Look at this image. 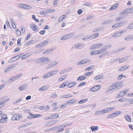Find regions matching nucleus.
<instances>
[{"mask_svg":"<svg viewBox=\"0 0 133 133\" xmlns=\"http://www.w3.org/2000/svg\"><path fill=\"white\" fill-rule=\"evenodd\" d=\"M95 67V66L94 65L90 66L87 68H86L85 69V70L86 71L89 70H90L93 69Z\"/></svg>","mask_w":133,"mask_h":133,"instance_id":"nucleus-19","label":"nucleus"},{"mask_svg":"<svg viewBox=\"0 0 133 133\" xmlns=\"http://www.w3.org/2000/svg\"><path fill=\"white\" fill-rule=\"evenodd\" d=\"M67 75H63L61 77V78H62V80H64L67 77Z\"/></svg>","mask_w":133,"mask_h":133,"instance_id":"nucleus-58","label":"nucleus"},{"mask_svg":"<svg viewBox=\"0 0 133 133\" xmlns=\"http://www.w3.org/2000/svg\"><path fill=\"white\" fill-rule=\"evenodd\" d=\"M118 5L119 3H118L115 4L114 5L111 6L110 8V10H112L116 9L118 6Z\"/></svg>","mask_w":133,"mask_h":133,"instance_id":"nucleus-7","label":"nucleus"},{"mask_svg":"<svg viewBox=\"0 0 133 133\" xmlns=\"http://www.w3.org/2000/svg\"><path fill=\"white\" fill-rule=\"evenodd\" d=\"M19 6H19L20 7L24 9L25 6V4H19Z\"/></svg>","mask_w":133,"mask_h":133,"instance_id":"nucleus-43","label":"nucleus"},{"mask_svg":"<svg viewBox=\"0 0 133 133\" xmlns=\"http://www.w3.org/2000/svg\"><path fill=\"white\" fill-rule=\"evenodd\" d=\"M16 114L17 116V120H19L20 119V118H22V117L21 115L18 114Z\"/></svg>","mask_w":133,"mask_h":133,"instance_id":"nucleus-38","label":"nucleus"},{"mask_svg":"<svg viewBox=\"0 0 133 133\" xmlns=\"http://www.w3.org/2000/svg\"><path fill=\"white\" fill-rule=\"evenodd\" d=\"M30 28L33 31L36 32H38V28L37 25L34 24H33L30 26Z\"/></svg>","mask_w":133,"mask_h":133,"instance_id":"nucleus-3","label":"nucleus"},{"mask_svg":"<svg viewBox=\"0 0 133 133\" xmlns=\"http://www.w3.org/2000/svg\"><path fill=\"white\" fill-rule=\"evenodd\" d=\"M53 49L52 48H51L50 50H45L43 53V54H48L50 53V51H53Z\"/></svg>","mask_w":133,"mask_h":133,"instance_id":"nucleus-20","label":"nucleus"},{"mask_svg":"<svg viewBox=\"0 0 133 133\" xmlns=\"http://www.w3.org/2000/svg\"><path fill=\"white\" fill-rule=\"evenodd\" d=\"M16 33L17 35L18 36H20L21 35V32L18 29H17L16 30Z\"/></svg>","mask_w":133,"mask_h":133,"instance_id":"nucleus-47","label":"nucleus"},{"mask_svg":"<svg viewBox=\"0 0 133 133\" xmlns=\"http://www.w3.org/2000/svg\"><path fill=\"white\" fill-rule=\"evenodd\" d=\"M57 95L56 94H53L50 97H57Z\"/></svg>","mask_w":133,"mask_h":133,"instance_id":"nucleus-63","label":"nucleus"},{"mask_svg":"<svg viewBox=\"0 0 133 133\" xmlns=\"http://www.w3.org/2000/svg\"><path fill=\"white\" fill-rule=\"evenodd\" d=\"M103 111L104 112V113L105 112H109V110L108 109V108H106L104 110H103Z\"/></svg>","mask_w":133,"mask_h":133,"instance_id":"nucleus-55","label":"nucleus"},{"mask_svg":"<svg viewBox=\"0 0 133 133\" xmlns=\"http://www.w3.org/2000/svg\"><path fill=\"white\" fill-rule=\"evenodd\" d=\"M103 45L102 44H96L92 46L91 47V49H94L95 48H97L102 46Z\"/></svg>","mask_w":133,"mask_h":133,"instance_id":"nucleus-4","label":"nucleus"},{"mask_svg":"<svg viewBox=\"0 0 133 133\" xmlns=\"http://www.w3.org/2000/svg\"><path fill=\"white\" fill-rule=\"evenodd\" d=\"M76 83L75 82H72L70 83L68 85H67L68 86H69V88H70L73 87L76 84Z\"/></svg>","mask_w":133,"mask_h":133,"instance_id":"nucleus-12","label":"nucleus"},{"mask_svg":"<svg viewBox=\"0 0 133 133\" xmlns=\"http://www.w3.org/2000/svg\"><path fill=\"white\" fill-rule=\"evenodd\" d=\"M5 104V103L3 102V101H2L0 102V108H2L4 106Z\"/></svg>","mask_w":133,"mask_h":133,"instance_id":"nucleus-54","label":"nucleus"},{"mask_svg":"<svg viewBox=\"0 0 133 133\" xmlns=\"http://www.w3.org/2000/svg\"><path fill=\"white\" fill-rule=\"evenodd\" d=\"M90 128L92 131H96L98 129V127L97 126H92L90 127Z\"/></svg>","mask_w":133,"mask_h":133,"instance_id":"nucleus-10","label":"nucleus"},{"mask_svg":"<svg viewBox=\"0 0 133 133\" xmlns=\"http://www.w3.org/2000/svg\"><path fill=\"white\" fill-rule=\"evenodd\" d=\"M72 95H64L63 96V97L65 98H67L68 97H72Z\"/></svg>","mask_w":133,"mask_h":133,"instance_id":"nucleus-51","label":"nucleus"},{"mask_svg":"<svg viewBox=\"0 0 133 133\" xmlns=\"http://www.w3.org/2000/svg\"><path fill=\"white\" fill-rule=\"evenodd\" d=\"M46 87L45 86H44L43 87L39 88V90L43 91L46 90Z\"/></svg>","mask_w":133,"mask_h":133,"instance_id":"nucleus-32","label":"nucleus"},{"mask_svg":"<svg viewBox=\"0 0 133 133\" xmlns=\"http://www.w3.org/2000/svg\"><path fill=\"white\" fill-rule=\"evenodd\" d=\"M133 28V23L131 24L127 27V29H129Z\"/></svg>","mask_w":133,"mask_h":133,"instance_id":"nucleus-37","label":"nucleus"},{"mask_svg":"<svg viewBox=\"0 0 133 133\" xmlns=\"http://www.w3.org/2000/svg\"><path fill=\"white\" fill-rule=\"evenodd\" d=\"M27 54H25L24 55H23V56L22 57V59H24L28 57V56H27Z\"/></svg>","mask_w":133,"mask_h":133,"instance_id":"nucleus-49","label":"nucleus"},{"mask_svg":"<svg viewBox=\"0 0 133 133\" xmlns=\"http://www.w3.org/2000/svg\"><path fill=\"white\" fill-rule=\"evenodd\" d=\"M99 35V34L98 33H97L95 34H94L90 36V37L91 39H93L97 37Z\"/></svg>","mask_w":133,"mask_h":133,"instance_id":"nucleus-8","label":"nucleus"},{"mask_svg":"<svg viewBox=\"0 0 133 133\" xmlns=\"http://www.w3.org/2000/svg\"><path fill=\"white\" fill-rule=\"evenodd\" d=\"M43 61H44V57L43 58L41 57L38 59L37 60V62L39 63V62H42Z\"/></svg>","mask_w":133,"mask_h":133,"instance_id":"nucleus-22","label":"nucleus"},{"mask_svg":"<svg viewBox=\"0 0 133 133\" xmlns=\"http://www.w3.org/2000/svg\"><path fill=\"white\" fill-rule=\"evenodd\" d=\"M45 30H43L40 31L39 32V34L41 35H43L45 33Z\"/></svg>","mask_w":133,"mask_h":133,"instance_id":"nucleus-59","label":"nucleus"},{"mask_svg":"<svg viewBox=\"0 0 133 133\" xmlns=\"http://www.w3.org/2000/svg\"><path fill=\"white\" fill-rule=\"evenodd\" d=\"M32 118H34L36 117H39L41 115L40 114H37V115L33 114H32Z\"/></svg>","mask_w":133,"mask_h":133,"instance_id":"nucleus-30","label":"nucleus"},{"mask_svg":"<svg viewBox=\"0 0 133 133\" xmlns=\"http://www.w3.org/2000/svg\"><path fill=\"white\" fill-rule=\"evenodd\" d=\"M15 78H14V76L11 77L8 80V82H11L12 81H15Z\"/></svg>","mask_w":133,"mask_h":133,"instance_id":"nucleus-27","label":"nucleus"},{"mask_svg":"<svg viewBox=\"0 0 133 133\" xmlns=\"http://www.w3.org/2000/svg\"><path fill=\"white\" fill-rule=\"evenodd\" d=\"M40 14L42 16H45L46 15L47 13L46 12L41 11L40 12Z\"/></svg>","mask_w":133,"mask_h":133,"instance_id":"nucleus-40","label":"nucleus"},{"mask_svg":"<svg viewBox=\"0 0 133 133\" xmlns=\"http://www.w3.org/2000/svg\"><path fill=\"white\" fill-rule=\"evenodd\" d=\"M86 78V77L84 76H81L77 78V80L82 81L84 80Z\"/></svg>","mask_w":133,"mask_h":133,"instance_id":"nucleus-18","label":"nucleus"},{"mask_svg":"<svg viewBox=\"0 0 133 133\" xmlns=\"http://www.w3.org/2000/svg\"><path fill=\"white\" fill-rule=\"evenodd\" d=\"M58 71V69H56L53 71L50 72V73H52V74H53L54 75H55L56 74V72H57Z\"/></svg>","mask_w":133,"mask_h":133,"instance_id":"nucleus-34","label":"nucleus"},{"mask_svg":"<svg viewBox=\"0 0 133 133\" xmlns=\"http://www.w3.org/2000/svg\"><path fill=\"white\" fill-rule=\"evenodd\" d=\"M58 121V120H52L49 121V122H50V124L51 125H52L55 124Z\"/></svg>","mask_w":133,"mask_h":133,"instance_id":"nucleus-23","label":"nucleus"},{"mask_svg":"<svg viewBox=\"0 0 133 133\" xmlns=\"http://www.w3.org/2000/svg\"><path fill=\"white\" fill-rule=\"evenodd\" d=\"M67 39V38L66 37L65 35H64L61 38V39L62 40H64Z\"/></svg>","mask_w":133,"mask_h":133,"instance_id":"nucleus-61","label":"nucleus"},{"mask_svg":"<svg viewBox=\"0 0 133 133\" xmlns=\"http://www.w3.org/2000/svg\"><path fill=\"white\" fill-rule=\"evenodd\" d=\"M116 84V85L117 87H119L122 85L123 83V82H120L115 83Z\"/></svg>","mask_w":133,"mask_h":133,"instance_id":"nucleus-21","label":"nucleus"},{"mask_svg":"<svg viewBox=\"0 0 133 133\" xmlns=\"http://www.w3.org/2000/svg\"><path fill=\"white\" fill-rule=\"evenodd\" d=\"M93 71L85 73L84 75L85 76H88L91 75Z\"/></svg>","mask_w":133,"mask_h":133,"instance_id":"nucleus-26","label":"nucleus"},{"mask_svg":"<svg viewBox=\"0 0 133 133\" xmlns=\"http://www.w3.org/2000/svg\"><path fill=\"white\" fill-rule=\"evenodd\" d=\"M124 117L126 119V120L129 122H130L131 119L130 118V117L129 116H128V115H126L125 116H124Z\"/></svg>","mask_w":133,"mask_h":133,"instance_id":"nucleus-17","label":"nucleus"},{"mask_svg":"<svg viewBox=\"0 0 133 133\" xmlns=\"http://www.w3.org/2000/svg\"><path fill=\"white\" fill-rule=\"evenodd\" d=\"M107 52H105L104 53H103V54H101L99 56V58H101L102 57L104 56H105V55L106 54H107Z\"/></svg>","mask_w":133,"mask_h":133,"instance_id":"nucleus-56","label":"nucleus"},{"mask_svg":"<svg viewBox=\"0 0 133 133\" xmlns=\"http://www.w3.org/2000/svg\"><path fill=\"white\" fill-rule=\"evenodd\" d=\"M17 114H15L13 115L12 117V120H17Z\"/></svg>","mask_w":133,"mask_h":133,"instance_id":"nucleus-35","label":"nucleus"},{"mask_svg":"<svg viewBox=\"0 0 133 133\" xmlns=\"http://www.w3.org/2000/svg\"><path fill=\"white\" fill-rule=\"evenodd\" d=\"M86 63V61L85 59L82 60L78 62L77 64V65H80Z\"/></svg>","mask_w":133,"mask_h":133,"instance_id":"nucleus-11","label":"nucleus"},{"mask_svg":"<svg viewBox=\"0 0 133 133\" xmlns=\"http://www.w3.org/2000/svg\"><path fill=\"white\" fill-rule=\"evenodd\" d=\"M67 39V38L66 37L65 35H64L61 38V39L62 40H64Z\"/></svg>","mask_w":133,"mask_h":133,"instance_id":"nucleus-62","label":"nucleus"},{"mask_svg":"<svg viewBox=\"0 0 133 133\" xmlns=\"http://www.w3.org/2000/svg\"><path fill=\"white\" fill-rule=\"evenodd\" d=\"M55 119H56L59 117V115L57 114H55L53 115Z\"/></svg>","mask_w":133,"mask_h":133,"instance_id":"nucleus-50","label":"nucleus"},{"mask_svg":"<svg viewBox=\"0 0 133 133\" xmlns=\"http://www.w3.org/2000/svg\"><path fill=\"white\" fill-rule=\"evenodd\" d=\"M48 41H45L42 42L41 43L42 44V46H44L45 45L47 44L48 43Z\"/></svg>","mask_w":133,"mask_h":133,"instance_id":"nucleus-41","label":"nucleus"},{"mask_svg":"<svg viewBox=\"0 0 133 133\" xmlns=\"http://www.w3.org/2000/svg\"><path fill=\"white\" fill-rule=\"evenodd\" d=\"M72 123H67L65 124H64L63 125H62V126L63 127H67L69 126L70 125H72Z\"/></svg>","mask_w":133,"mask_h":133,"instance_id":"nucleus-42","label":"nucleus"},{"mask_svg":"<svg viewBox=\"0 0 133 133\" xmlns=\"http://www.w3.org/2000/svg\"><path fill=\"white\" fill-rule=\"evenodd\" d=\"M58 62H56V61L52 62L50 64L51 65L52 67L55 66L57 64Z\"/></svg>","mask_w":133,"mask_h":133,"instance_id":"nucleus-25","label":"nucleus"},{"mask_svg":"<svg viewBox=\"0 0 133 133\" xmlns=\"http://www.w3.org/2000/svg\"><path fill=\"white\" fill-rule=\"evenodd\" d=\"M127 22V21H122L121 22H119L118 23V25L119 26H121L125 24Z\"/></svg>","mask_w":133,"mask_h":133,"instance_id":"nucleus-16","label":"nucleus"},{"mask_svg":"<svg viewBox=\"0 0 133 133\" xmlns=\"http://www.w3.org/2000/svg\"><path fill=\"white\" fill-rule=\"evenodd\" d=\"M27 87V85L26 84H24L20 87H19V89L21 90H23L26 89Z\"/></svg>","mask_w":133,"mask_h":133,"instance_id":"nucleus-6","label":"nucleus"},{"mask_svg":"<svg viewBox=\"0 0 133 133\" xmlns=\"http://www.w3.org/2000/svg\"><path fill=\"white\" fill-rule=\"evenodd\" d=\"M66 83L65 82H64L63 84H62L59 87L61 88H63L64 87L66 86L67 85H66Z\"/></svg>","mask_w":133,"mask_h":133,"instance_id":"nucleus-33","label":"nucleus"},{"mask_svg":"<svg viewBox=\"0 0 133 133\" xmlns=\"http://www.w3.org/2000/svg\"><path fill=\"white\" fill-rule=\"evenodd\" d=\"M121 113V112L120 111H117L116 112H115L113 113L114 115L116 116H117L119 115Z\"/></svg>","mask_w":133,"mask_h":133,"instance_id":"nucleus-36","label":"nucleus"},{"mask_svg":"<svg viewBox=\"0 0 133 133\" xmlns=\"http://www.w3.org/2000/svg\"><path fill=\"white\" fill-rule=\"evenodd\" d=\"M116 88L117 87L115 83L111 85L109 87V88H112L114 90H116L118 89V88L116 89Z\"/></svg>","mask_w":133,"mask_h":133,"instance_id":"nucleus-9","label":"nucleus"},{"mask_svg":"<svg viewBox=\"0 0 133 133\" xmlns=\"http://www.w3.org/2000/svg\"><path fill=\"white\" fill-rule=\"evenodd\" d=\"M86 84V83L85 82H83L79 84L77 86L78 87H79L81 86H82L83 85H85Z\"/></svg>","mask_w":133,"mask_h":133,"instance_id":"nucleus-44","label":"nucleus"},{"mask_svg":"<svg viewBox=\"0 0 133 133\" xmlns=\"http://www.w3.org/2000/svg\"><path fill=\"white\" fill-rule=\"evenodd\" d=\"M116 116V115H114L113 113H112L111 114L109 115L108 117L107 118H112L114 117H115Z\"/></svg>","mask_w":133,"mask_h":133,"instance_id":"nucleus-31","label":"nucleus"},{"mask_svg":"<svg viewBox=\"0 0 133 133\" xmlns=\"http://www.w3.org/2000/svg\"><path fill=\"white\" fill-rule=\"evenodd\" d=\"M7 115L5 114H3L1 116V117L3 119H5L6 118Z\"/></svg>","mask_w":133,"mask_h":133,"instance_id":"nucleus-64","label":"nucleus"},{"mask_svg":"<svg viewBox=\"0 0 133 133\" xmlns=\"http://www.w3.org/2000/svg\"><path fill=\"white\" fill-rule=\"evenodd\" d=\"M31 6H30L25 4V6L24 9H31Z\"/></svg>","mask_w":133,"mask_h":133,"instance_id":"nucleus-46","label":"nucleus"},{"mask_svg":"<svg viewBox=\"0 0 133 133\" xmlns=\"http://www.w3.org/2000/svg\"><path fill=\"white\" fill-rule=\"evenodd\" d=\"M76 102V99H71L69 100L66 102V104H72L75 103Z\"/></svg>","mask_w":133,"mask_h":133,"instance_id":"nucleus-5","label":"nucleus"},{"mask_svg":"<svg viewBox=\"0 0 133 133\" xmlns=\"http://www.w3.org/2000/svg\"><path fill=\"white\" fill-rule=\"evenodd\" d=\"M10 21L11 22L12 24L13 28L14 29H15L16 27V25L15 23V22L14 21L13 19L12 18H11L10 19Z\"/></svg>","mask_w":133,"mask_h":133,"instance_id":"nucleus-13","label":"nucleus"},{"mask_svg":"<svg viewBox=\"0 0 133 133\" xmlns=\"http://www.w3.org/2000/svg\"><path fill=\"white\" fill-rule=\"evenodd\" d=\"M84 5L85 6H91V4L89 2H86L84 3Z\"/></svg>","mask_w":133,"mask_h":133,"instance_id":"nucleus-48","label":"nucleus"},{"mask_svg":"<svg viewBox=\"0 0 133 133\" xmlns=\"http://www.w3.org/2000/svg\"><path fill=\"white\" fill-rule=\"evenodd\" d=\"M119 26V25L117 23L115 24L114 25H112V27L113 28H115Z\"/></svg>","mask_w":133,"mask_h":133,"instance_id":"nucleus-57","label":"nucleus"},{"mask_svg":"<svg viewBox=\"0 0 133 133\" xmlns=\"http://www.w3.org/2000/svg\"><path fill=\"white\" fill-rule=\"evenodd\" d=\"M127 100V99H126L124 98H123L119 99L118 101L120 102H122L126 101Z\"/></svg>","mask_w":133,"mask_h":133,"instance_id":"nucleus-53","label":"nucleus"},{"mask_svg":"<svg viewBox=\"0 0 133 133\" xmlns=\"http://www.w3.org/2000/svg\"><path fill=\"white\" fill-rule=\"evenodd\" d=\"M84 46L83 44L80 43H77L72 47V48L80 49L83 48Z\"/></svg>","mask_w":133,"mask_h":133,"instance_id":"nucleus-1","label":"nucleus"},{"mask_svg":"<svg viewBox=\"0 0 133 133\" xmlns=\"http://www.w3.org/2000/svg\"><path fill=\"white\" fill-rule=\"evenodd\" d=\"M100 88L99 85H96L90 88L89 89V91L92 92H95L99 90Z\"/></svg>","mask_w":133,"mask_h":133,"instance_id":"nucleus-2","label":"nucleus"},{"mask_svg":"<svg viewBox=\"0 0 133 133\" xmlns=\"http://www.w3.org/2000/svg\"><path fill=\"white\" fill-rule=\"evenodd\" d=\"M52 68L51 65L50 64H49L46 67V69L51 68Z\"/></svg>","mask_w":133,"mask_h":133,"instance_id":"nucleus-60","label":"nucleus"},{"mask_svg":"<svg viewBox=\"0 0 133 133\" xmlns=\"http://www.w3.org/2000/svg\"><path fill=\"white\" fill-rule=\"evenodd\" d=\"M100 28L99 27L95 29L93 31V32H96L97 31H100Z\"/></svg>","mask_w":133,"mask_h":133,"instance_id":"nucleus-45","label":"nucleus"},{"mask_svg":"<svg viewBox=\"0 0 133 133\" xmlns=\"http://www.w3.org/2000/svg\"><path fill=\"white\" fill-rule=\"evenodd\" d=\"M103 110H101L96 112V114H101L104 113V112L103 111Z\"/></svg>","mask_w":133,"mask_h":133,"instance_id":"nucleus-28","label":"nucleus"},{"mask_svg":"<svg viewBox=\"0 0 133 133\" xmlns=\"http://www.w3.org/2000/svg\"><path fill=\"white\" fill-rule=\"evenodd\" d=\"M101 78H103L102 75H99L96 76L94 77V79L95 80H97Z\"/></svg>","mask_w":133,"mask_h":133,"instance_id":"nucleus-24","label":"nucleus"},{"mask_svg":"<svg viewBox=\"0 0 133 133\" xmlns=\"http://www.w3.org/2000/svg\"><path fill=\"white\" fill-rule=\"evenodd\" d=\"M129 67V66H127V65L121 67L119 70L120 71H123L127 69Z\"/></svg>","mask_w":133,"mask_h":133,"instance_id":"nucleus-15","label":"nucleus"},{"mask_svg":"<svg viewBox=\"0 0 133 133\" xmlns=\"http://www.w3.org/2000/svg\"><path fill=\"white\" fill-rule=\"evenodd\" d=\"M11 70V68H10V66H8L5 69V72H7Z\"/></svg>","mask_w":133,"mask_h":133,"instance_id":"nucleus-52","label":"nucleus"},{"mask_svg":"<svg viewBox=\"0 0 133 133\" xmlns=\"http://www.w3.org/2000/svg\"><path fill=\"white\" fill-rule=\"evenodd\" d=\"M128 10L129 9H126L125 10L123 11L122 12H121L119 14L120 15H121L124 14L130 13V12L129 11H128Z\"/></svg>","mask_w":133,"mask_h":133,"instance_id":"nucleus-14","label":"nucleus"},{"mask_svg":"<svg viewBox=\"0 0 133 133\" xmlns=\"http://www.w3.org/2000/svg\"><path fill=\"white\" fill-rule=\"evenodd\" d=\"M107 50V49L104 48V49H102L101 50H100L98 51L99 52V54H100L101 52H104L106 51Z\"/></svg>","mask_w":133,"mask_h":133,"instance_id":"nucleus-39","label":"nucleus"},{"mask_svg":"<svg viewBox=\"0 0 133 133\" xmlns=\"http://www.w3.org/2000/svg\"><path fill=\"white\" fill-rule=\"evenodd\" d=\"M127 60V58L126 57L125 58H122L120 59L119 61V63L123 62Z\"/></svg>","mask_w":133,"mask_h":133,"instance_id":"nucleus-29","label":"nucleus"}]
</instances>
